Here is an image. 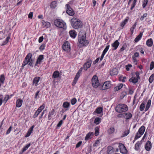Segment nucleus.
Returning a JSON list of instances; mask_svg holds the SVG:
<instances>
[{
  "instance_id": "9b49d317",
  "label": "nucleus",
  "mask_w": 154,
  "mask_h": 154,
  "mask_svg": "<svg viewBox=\"0 0 154 154\" xmlns=\"http://www.w3.org/2000/svg\"><path fill=\"white\" fill-rule=\"evenodd\" d=\"M66 7L67 8L66 13L70 16H72L74 14V12L72 9L70 7L68 4H66Z\"/></svg>"
},
{
  "instance_id": "a19ab883",
  "label": "nucleus",
  "mask_w": 154,
  "mask_h": 154,
  "mask_svg": "<svg viewBox=\"0 0 154 154\" xmlns=\"http://www.w3.org/2000/svg\"><path fill=\"white\" fill-rule=\"evenodd\" d=\"M149 81L150 83H152L154 81V74L151 75L149 78Z\"/></svg>"
},
{
  "instance_id": "052dcab7",
  "label": "nucleus",
  "mask_w": 154,
  "mask_h": 154,
  "mask_svg": "<svg viewBox=\"0 0 154 154\" xmlns=\"http://www.w3.org/2000/svg\"><path fill=\"white\" fill-rule=\"evenodd\" d=\"M132 66V65L131 64H128V65L126 66V68L127 71H129V67H131Z\"/></svg>"
},
{
  "instance_id": "72a5a7b5",
  "label": "nucleus",
  "mask_w": 154,
  "mask_h": 154,
  "mask_svg": "<svg viewBox=\"0 0 154 154\" xmlns=\"http://www.w3.org/2000/svg\"><path fill=\"white\" fill-rule=\"evenodd\" d=\"M101 121V119L99 117L96 118L94 121V123L96 125H98Z\"/></svg>"
},
{
  "instance_id": "4c0bfd02",
  "label": "nucleus",
  "mask_w": 154,
  "mask_h": 154,
  "mask_svg": "<svg viewBox=\"0 0 154 154\" xmlns=\"http://www.w3.org/2000/svg\"><path fill=\"white\" fill-rule=\"evenodd\" d=\"M50 6L51 8H55L57 6V2L55 1L52 2L51 3Z\"/></svg>"
},
{
  "instance_id": "c756f323",
  "label": "nucleus",
  "mask_w": 154,
  "mask_h": 154,
  "mask_svg": "<svg viewBox=\"0 0 154 154\" xmlns=\"http://www.w3.org/2000/svg\"><path fill=\"white\" fill-rule=\"evenodd\" d=\"M124 116L127 119H129L132 117V115L131 113L128 112L124 114Z\"/></svg>"
},
{
  "instance_id": "c03bdc74",
  "label": "nucleus",
  "mask_w": 154,
  "mask_h": 154,
  "mask_svg": "<svg viewBox=\"0 0 154 154\" xmlns=\"http://www.w3.org/2000/svg\"><path fill=\"white\" fill-rule=\"evenodd\" d=\"M30 143H29L26 145V146H25L22 149V152L21 153H23L26 150L28 149V148L30 146Z\"/></svg>"
},
{
  "instance_id": "37998d69",
  "label": "nucleus",
  "mask_w": 154,
  "mask_h": 154,
  "mask_svg": "<svg viewBox=\"0 0 154 154\" xmlns=\"http://www.w3.org/2000/svg\"><path fill=\"white\" fill-rule=\"evenodd\" d=\"M5 80V77L4 75H2L0 76V82L2 84H4Z\"/></svg>"
},
{
  "instance_id": "13d9d810",
  "label": "nucleus",
  "mask_w": 154,
  "mask_h": 154,
  "mask_svg": "<svg viewBox=\"0 0 154 154\" xmlns=\"http://www.w3.org/2000/svg\"><path fill=\"white\" fill-rule=\"evenodd\" d=\"M11 129H12V126H11L7 130L6 133V134H9V133H10L11 130Z\"/></svg>"
},
{
  "instance_id": "79ce46f5",
  "label": "nucleus",
  "mask_w": 154,
  "mask_h": 154,
  "mask_svg": "<svg viewBox=\"0 0 154 154\" xmlns=\"http://www.w3.org/2000/svg\"><path fill=\"white\" fill-rule=\"evenodd\" d=\"M9 39H10V37H8L6 38L5 39V41H4L2 42V44L1 45L3 46V45H6L8 43V41H9Z\"/></svg>"
},
{
  "instance_id": "338daca9",
  "label": "nucleus",
  "mask_w": 154,
  "mask_h": 154,
  "mask_svg": "<svg viewBox=\"0 0 154 154\" xmlns=\"http://www.w3.org/2000/svg\"><path fill=\"white\" fill-rule=\"evenodd\" d=\"M45 45H42L39 48V49L40 50H43L45 48Z\"/></svg>"
},
{
  "instance_id": "e2e57ef3",
  "label": "nucleus",
  "mask_w": 154,
  "mask_h": 154,
  "mask_svg": "<svg viewBox=\"0 0 154 154\" xmlns=\"http://www.w3.org/2000/svg\"><path fill=\"white\" fill-rule=\"evenodd\" d=\"M132 58L133 59V62H134V63L135 64L137 65V61L136 58V57H132Z\"/></svg>"
},
{
  "instance_id": "7c9ffc66",
  "label": "nucleus",
  "mask_w": 154,
  "mask_h": 154,
  "mask_svg": "<svg viewBox=\"0 0 154 154\" xmlns=\"http://www.w3.org/2000/svg\"><path fill=\"white\" fill-rule=\"evenodd\" d=\"M63 106L64 108L68 109L70 106V103L68 102H64L63 104Z\"/></svg>"
},
{
  "instance_id": "4d7b16f0",
  "label": "nucleus",
  "mask_w": 154,
  "mask_h": 154,
  "mask_svg": "<svg viewBox=\"0 0 154 154\" xmlns=\"http://www.w3.org/2000/svg\"><path fill=\"white\" fill-rule=\"evenodd\" d=\"M82 141H79L76 145V147L78 148L82 144Z\"/></svg>"
},
{
  "instance_id": "a878e982",
  "label": "nucleus",
  "mask_w": 154,
  "mask_h": 154,
  "mask_svg": "<svg viewBox=\"0 0 154 154\" xmlns=\"http://www.w3.org/2000/svg\"><path fill=\"white\" fill-rule=\"evenodd\" d=\"M143 35L142 33H140V34L136 37L134 40L135 42H137L139 41Z\"/></svg>"
},
{
  "instance_id": "0e129e2a",
  "label": "nucleus",
  "mask_w": 154,
  "mask_h": 154,
  "mask_svg": "<svg viewBox=\"0 0 154 154\" xmlns=\"http://www.w3.org/2000/svg\"><path fill=\"white\" fill-rule=\"evenodd\" d=\"M33 16V12H30L28 15V17L30 19H32Z\"/></svg>"
},
{
  "instance_id": "f03ea898",
  "label": "nucleus",
  "mask_w": 154,
  "mask_h": 154,
  "mask_svg": "<svg viewBox=\"0 0 154 154\" xmlns=\"http://www.w3.org/2000/svg\"><path fill=\"white\" fill-rule=\"evenodd\" d=\"M86 36L85 33H79V35L78 41L82 45H87L88 42L85 39Z\"/></svg>"
},
{
  "instance_id": "4468645a",
  "label": "nucleus",
  "mask_w": 154,
  "mask_h": 154,
  "mask_svg": "<svg viewBox=\"0 0 154 154\" xmlns=\"http://www.w3.org/2000/svg\"><path fill=\"white\" fill-rule=\"evenodd\" d=\"M119 44V42L118 40H116L112 44V46L113 48V50H116L118 47Z\"/></svg>"
},
{
  "instance_id": "c9c22d12",
  "label": "nucleus",
  "mask_w": 154,
  "mask_h": 154,
  "mask_svg": "<svg viewBox=\"0 0 154 154\" xmlns=\"http://www.w3.org/2000/svg\"><path fill=\"white\" fill-rule=\"evenodd\" d=\"M151 104V100H149L147 103L146 105V107L145 109V111H147L148 110L149 108L150 107Z\"/></svg>"
},
{
  "instance_id": "473e14b6",
  "label": "nucleus",
  "mask_w": 154,
  "mask_h": 154,
  "mask_svg": "<svg viewBox=\"0 0 154 154\" xmlns=\"http://www.w3.org/2000/svg\"><path fill=\"white\" fill-rule=\"evenodd\" d=\"M146 103V101H144L143 102L141 103V104L140 105V111H143V110L144 109V108H145V104Z\"/></svg>"
},
{
  "instance_id": "680f3d73",
  "label": "nucleus",
  "mask_w": 154,
  "mask_h": 154,
  "mask_svg": "<svg viewBox=\"0 0 154 154\" xmlns=\"http://www.w3.org/2000/svg\"><path fill=\"white\" fill-rule=\"evenodd\" d=\"M139 56V53L138 52H135L134 55L132 56V57H138Z\"/></svg>"
},
{
  "instance_id": "1a4fd4ad",
  "label": "nucleus",
  "mask_w": 154,
  "mask_h": 154,
  "mask_svg": "<svg viewBox=\"0 0 154 154\" xmlns=\"http://www.w3.org/2000/svg\"><path fill=\"white\" fill-rule=\"evenodd\" d=\"M91 63V60L89 59L84 65L83 69L85 71H86L88 68L90 67Z\"/></svg>"
},
{
  "instance_id": "f8f14e48",
  "label": "nucleus",
  "mask_w": 154,
  "mask_h": 154,
  "mask_svg": "<svg viewBox=\"0 0 154 154\" xmlns=\"http://www.w3.org/2000/svg\"><path fill=\"white\" fill-rule=\"evenodd\" d=\"M119 147L120 148V152L123 154H125L127 152V151L123 144H119Z\"/></svg>"
},
{
  "instance_id": "20e7f679",
  "label": "nucleus",
  "mask_w": 154,
  "mask_h": 154,
  "mask_svg": "<svg viewBox=\"0 0 154 154\" xmlns=\"http://www.w3.org/2000/svg\"><path fill=\"white\" fill-rule=\"evenodd\" d=\"M115 109L117 112L122 113L127 111L128 110V107L125 104H120L116 106Z\"/></svg>"
},
{
  "instance_id": "39448f33",
  "label": "nucleus",
  "mask_w": 154,
  "mask_h": 154,
  "mask_svg": "<svg viewBox=\"0 0 154 154\" xmlns=\"http://www.w3.org/2000/svg\"><path fill=\"white\" fill-rule=\"evenodd\" d=\"M54 24L55 26L58 27L65 29L66 28V23L63 20H56L54 21Z\"/></svg>"
},
{
  "instance_id": "6e6d98bb",
  "label": "nucleus",
  "mask_w": 154,
  "mask_h": 154,
  "mask_svg": "<svg viewBox=\"0 0 154 154\" xmlns=\"http://www.w3.org/2000/svg\"><path fill=\"white\" fill-rule=\"evenodd\" d=\"M147 15V14L146 13L144 14L143 16L140 17V20L141 21L143 20L144 18L146 17Z\"/></svg>"
},
{
  "instance_id": "bb28decb",
  "label": "nucleus",
  "mask_w": 154,
  "mask_h": 154,
  "mask_svg": "<svg viewBox=\"0 0 154 154\" xmlns=\"http://www.w3.org/2000/svg\"><path fill=\"white\" fill-rule=\"evenodd\" d=\"M94 135V133L92 132H90L85 137V140H88L89 139L91 138V136Z\"/></svg>"
},
{
  "instance_id": "de8ad7c7",
  "label": "nucleus",
  "mask_w": 154,
  "mask_h": 154,
  "mask_svg": "<svg viewBox=\"0 0 154 154\" xmlns=\"http://www.w3.org/2000/svg\"><path fill=\"white\" fill-rule=\"evenodd\" d=\"M107 52V51H105L104 50H103V52L101 56L100 57V61H101L102 60V59H103V58L104 57V55H105V54H106V53Z\"/></svg>"
},
{
  "instance_id": "864d4df0",
  "label": "nucleus",
  "mask_w": 154,
  "mask_h": 154,
  "mask_svg": "<svg viewBox=\"0 0 154 154\" xmlns=\"http://www.w3.org/2000/svg\"><path fill=\"white\" fill-rule=\"evenodd\" d=\"M9 96L8 95H7L5 96V97L4 98V102H5V103L9 99Z\"/></svg>"
},
{
  "instance_id": "09e8293b",
  "label": "nucleus",
  "mask_w": 154,
  "mask_h": 154,
  "mask_svg": "<svg viewBox=\"0 0 154 154\" xmlns=\"http://www.w3.org/2000/svg\"><path fill=\"white\" fill-rule=\"evenodd\" d=\"M154 67V61H152L151 62L150 66V68L149 69L150 70H152L153 69Z\"/></svg>"
},
{
  "instance_id": "f257e3e1",
  "label": "nucleus",
  "mask_w": 154,
  "mask_h": 154,
  "mask_svg": "<svg viewBox=\"0 0 154 154\" xmlns=\"http://www.w3.org/2000/svg\"><path fill=\"white\" fill-rule=\"evenodd\" d=\"M71 23L72 27L75 29L79 28L82 26V23L79 19L73 17L71 20Z\"/></svg>"
},
{
  "instance_id": "cd10ccee",
  "label": "nucleus",
  "mask_w": 154,
  "mask_h": 154,
  "mask_svg": "<svg viewBox=\"0 0 154 154\" xmlns=\"http://www.w3.org/2000/svg\"><path fill=\"white\" fill-rule=\"evenodd\" d=\"M138 81V79L134 77H132L129 79V81L130 82H132L133 83H135L137 82Z\"/></svg>"
},
{
  "instance_id": "49530a36",
  "label": "nucleus",
  "mask_w": 154,
  "mask_h": 154,
  "mask_svg": "<svg viewBox=\"0 0 154 154\" xmlns=\"http://www.w3.org/2000/svg\"><path fill=\"white\" fill-rule=\"evenodd\" d=\"M137 25V23H135V24L132 26L130 30L132 34L133 33V32L134 29L135 28Z\"/></svg>"
},
{
  "instance_id": "6e6552de",
  "label": "nucleus",
  "mask_w": 154,
  "mask_h": 154,
  "mask_svg": "<svg viewBox=\"0 0 154 154\" xmlns=\"http://www.w3.org/2000/svg\"><path fill=\"white\" fill-rule=\"evenodd\" d=\"M111 84H110L109 81H106L103 84L101 89L104 90L105 89H108L111 88Z\"/></svg>"
},
{
  "instance_id": "412c9836",
  "label": "nucleus",
  "mask_w": 154,
  "mask_h": 154,
  "mask_svg": "<svg viewBox=\"0 0 154 154\" xmlns=\"http://www.w3.org/2000/svg\"><path fill=\"white\" fill-rule=\"evenodd\" d=\"M153 41L152 38H149L148 39L146 42V45L149 47H151L153 45Z\"/></svg>"
},
{
  "instance_id": "393cba45",
  "label": "nucleus",
  "mask_w": 154,
  "mask_h": 154,
  "mask_svg": "<svg viewBox=\"0 0 154 154\" xmlns=\"http://www.w3.org/2000/svg\"><path fill=\"white\" fill-rule=\"evenodd\" d=\"M145 129V127L143 126H142L139 129L138 132L142 135L144 132Z\"/></svg>"
},
{
  "instance_id": "ddd939ff",
  "label": "nucleus",
  "mask_w": 154,
  "mask_h": 154,
  "mask_svg": "<svg viewBox=\"0 0 154 154\" xmlns=\"http://www.w3.org/2000/svg\"><path fill=\"white\" fill-rule=\"evenodd\" d=\"M151 148V142L149 141H147L145 145V149L146 150L149 151Z\"/></svg>"
},
{
  "instance_id": "e433bc0d",
  "label": "nucleus",
  "mask_w": 154,
  "mask_h": 154,
  "mask_svg": "<svg viewBox=\"0 0 154 154\" xmlns=\"http://www.w3.org/2000/svg\"><path fill=\"white\" fill-rule=\"evenodd\" d=\"M141 144V141H138L135 145V149L136 150L139 149L140 146Z\"/></svg>"
},
{
  "instance_id": "f3484780",
  "label": "nucleus",
  "mask_w": 154,
  "mask_h": 154,
  "mask_svg": "<svg viewBox=\"0 0 154 154\" xmlns=\"http://www.w3.org/2000/svg\"><path fill=\"white\" fill-rule=\"evenodd\" d=\"M80 74L78 73H77L74 79L73 80L72 85L73 86H74L76 83L79 77L80 76Z\"/></svg>"
},
{
  "instance_id": "774afa93",
  "label": "nucleus",
  "mask_w": 154,
  "mask_h": 154,
  "mask_svg": "<svg viewBox=\"0 0 154 154\" xmlns=\"http://www.w3.org/2000/svg\"><path fill=\"white\" fill-rule=\"evenodd\" d=\"M127 95V93L126 92H123L121 94V97L123 98L125 96H126Z\"/></svg>"
},
{
  "instance_id": "0eeeda50",
  "label": "nucleus",
  "mask_w": 154,
  "mask_h": 154,
  "mask_svg": "<svg viewBox=\"0 0 154 154\" xmlns=\"http://www.w3.org/2000/svg\"><path fill=\"white\" fill-rule=\"evenodd\" d=\"M63 49L67 52H69L70 51V46L68 41L65 42L62 46Z\"/></svg>"
},
{
  "instance_id": "ea45409f",
  "label": "nucleus",
  "mask_w": 154,
  "mask_h": 154,
  "mask_svg": "<svg viewBox=\"0 0 154 154\" xmlns=\"http://www.w3.org/2000/svg\"><path fill=\"white\" fill-rule=\"evenodd\" d=\"M128 19H127L123 21H122L120 25L121 26L123 27L125 24L127 23L128 21Z\"/></svg>"
},
{
  "instance_id": "5701e85b",
  "label": "nucleus",
  "mask_w": 154,
  "mask_h": 154,
  "mask_svg": "<svg viewBox=\"0 0 154 154\" xmlns=\"http://www.w3.org/2000/svg\"><path fill=\"white\" fill-rule=\"evenodd\" d=\"M34 127V125H32L29 129V130H28V132H27V133L26 134V135L25 136V137H29L30 134H31V133H32V131H33V128Z\"/></svg>"
},
{
  "instance_id": "9d476101",
  "label": "nucleus",
  "mask_w": 154,
  "mask_h": 154,
  "mask_svg": "<svg viewBox=\"0 0 154 154\" xmlns=\"http://www.w3.org/2000/svg\"><path fill=\"white\" fill-rule=\"evenodd\" d=\"M45 107V105L44 104H43L41 106L37 109L36 111L35 112V114L33 116V117L34 118L36 117L41 112L42 110Z\"/></svg>"
},
{
  "instance_id": "6ab92c4d",
  "label": "nucleus",
  "mask_w": 154,
  "mask_h": 154,
  "mask_svg": "<svg viewBox=\"0 0 154 154\" xmlns=\"http://www.w3.org/2000/svg\"><path fill=\"white\" fill-rule=\"evenodd\" d=\"M23 100L20 99H18L16 101V106L17 107H20L22 104Z\"/></svg>"
},
{
  "instance_id": "a18cd8bd",
  "label": "nucleus",
  "mask_w": 154,
  "mask_h": 154,
  "mask_svg": "<svg viewBox=\"0 0 154 154\" xmlns=\"http://www.w3.org/2000/svg\"><path fill=\"white\" fill-rule=\"evenodd\" d=\"M141 135H142L141 134L138 132L135 136L134 139L135 140H136L137 139L140 137Z\"/></svg>"
},
{
  "instance_id": "5fc2aeb1",
  "label": "nucleus",
  "mask_w": 154,
  "mask_h": 154,
  "mask_svg": "<svg viewBox=\"0 0 154 154\" xmlns=\"http://www.w3.org/2000/svg\"><path fill=\"white\" fill-rule=\"evenodd\" d=\"M148 2V0H144L143 4V8H145Z\"/></svg>"
},
{
  "instance_id": "dca6fc26",
  "label": "nucleus",
  "mask_w": 154,
  "mask_h": 154,
  "mask_svg": "<svg viewBox=\"0 0 154 154\" xmlns=\"http://www.w3.org/2000/svg\"><path fill=\"white\" fill-rule=\"evenodd\" d=\"M40 79V77H35L33 80V84L35 86L38 85V82H39Z\"/></svg>"
},
{
  "instance_id": "423d86ee",
  "label": "nucleus",
  "mask_w": 154,
  "mask_h": 154,
  "mask_svg": "<svg viewBox=\"0 0 154 154\" xmlns=\"http://www.w3.org/2000/svg\"><path fill=\"white\" fill-rule=\"evenodd\" d=\"M91 83L93 86L94 88H97L100 85L99 81L96 75H95L93 77L91 80Z\"/></svg>"
},
{
  "instance_id": "bf43d9fd",
  "label": "nucleus",
  "mask_w": 154,
  "mask_h": 154,
  "mask_svg": "<svg viewBox=\"0 0 154 154\" xmlns=\"http://www.w3.org/2000/svg\"><path fill=\"white\" fill-rule=\"evenodd\" d=\"M126 79V77L125 76H124L123 77H120L119 78V79L120 81H122L123 82H125V79Z\"/></svg>"
},
{
  "instance_id": "69168bd1",
  "label": "nucleus",
  "mask_w": 154,
  "mask_h": 154,
  "mask_svg": "<svg viewBox=\"0 0 154 154\" xmlns=\"http://www.w3.org/2000/svg\"><path fill=\"white\" fill-rule=\"evenodd\" d=\"M43 36L40 37L38 39V42L39 43L42 42L43 40Z\"/></svg>"
},
{
  "instance_id": "3c124183",
  "label": "nucleus",
  "mask_w": 154,
  "mask_h": 154,
  "mask_svg": "<svg viewBox=\"0 0 154 154\" xmlns=\"http://www.w3.org/2000/svg\"><path fill=\"white\" fill-rule=\"evenodd\" d=\"M137 0H134L133 2V4L131 6V9L132 10L133 8L136 5V3L137 2Z\"/></svg>"
},
{
  "instance_id": "4be33fe9",
  "label": "nucleus",
  "mask_w": 154,
  "mask_h": 154,
  "mask_svg": "<svg viewBox=\"0 0 154 154\" xmlns=\"http://www.w3.org/2000/svg\"><path fill=\"white\" fill-rule=\"evenodd\" d=\"M115 129L114 127H112L109 128L107 130V132L109 134H113L115 131Z\"/></svg>"
},
{
  "instance_id": "f704fd0d",
  "label": "nucleus",
  "mask_w": 154,
  "mask_h": 154,
  "mask_svg": "<svg viewBox=\"0 0 154 154\" xmlns=\"http://www.w3.org/2000/svg\"><path fill=\"white\" fill-rule=\"evenodd\" d=\"M103 111V108L99 107H97L95 110V112L97 114H100Z\"/></svg>"
},
{
  "instance_id": "aec40b11",
  "label": "nucleus",
  "mask_w": 154,
  "mask_h": 154,
  "mask_svg": "<svg viewBox=\"0 0 154 154\" xmlns=\"http://www.w3.org/2000/svg\"><path fill=\"white\" fill-rule=\"evenodd\" d=\"M43 58L44 56L43 55H39L37 60L35 66H37L38 63L40 64L42 62V60L43 59Z\"/></svg>"
},
{
  "instance_id": "c85d7f7f",
  "label": "nucleus",
  "mask_w": 154,
  "mask_h": 154,
  "mask_svg": "<svg viewBox=\"0 0 154 154\" xmlns=\"http://www.w3.org/2000/svg\"><path fill=\"white\" fill-rule=\"evenodd\" d=\"M130 133V131L129 129L125 130L122 134L121 137H123L127 136Z\"/></svg>"
},
{
  "instance_id": "2eb2a0df",
  "label": "nucleus",
  "mask_w": 154,
  "mask_h": 154,
  "mask_svg": "<svg viewBox=\"0 0 154 154\" xmlns=\"http://www.w3.org/2000/svg\"><path fill=\"white\" fill-rule=\"evenodd\" d=\"M42 25L44 27L48 28L51 25L50 23L48 22H45L44 20L42 21Z\"/></svg>"
},
{
  "instance_id": "2f4dec72",
  "label": "nucleus",
  "mask_w": 154,
  "mask_h": 154,
  "mask_svg": "<svg viewBox=\"0 0 154 154\" xmlns=\"http://www.w3.org/2000/svg\"><path fill=\"white\" fill-rule=\"evenodd\" d=\"M59 76V73L58 71H55L54 72L52 77L54 78H58Z\"/></svg>"
},
{
  "instance_id": "603ef678",
  "label": "nucleus",
  "mask_w": 154,
  "mask_h": 154,
  "mask_svg": "<svg viewBox=\"0 0 154 154\" xmlns=\"http://www.w3.org/2000/svg\"><path fill=\"white\" fill-rule=\"evenodd\" d=\"M76 99L75 98H74L72 99L71 100V104L72 105L75 104L76 102Z\"/></svg>"
},
{
  "instance_id": "b1692460",
  "label": "nucleus",
  "mask_w": 154,
  "mask_h": 154,
  "mask_svg": "<svg viewBox=\"0 0 154 154\" xmlns=\"http://www.w3.org/2000/svg\"><path fill=\"white\" fill-rule=\"evenodd\" d=\"M118 74V70L116 68H113L110 71V74L111 75H117Z\"/></svg>"
},
{
  "instance_id": "58836bf2",
  "label": "nucleus",
  "mask_w": 154,
  "mask_h": 154,
  "mask_svg": "<svg viewBox=\"0 0 154 154\" xmlns=\"http://www.w3.org/2000/svg\"><path fill=\"white\" fill-rule=\"evenodd\" d=\"M54 113L55 110L54 109H52L51 111L49 112L48 118L49 120L51 119V117L54 115Z\"/></svg>"
},
{
  "instance_id": "7ed1b4c3",
  "label": "nucleus",
  "mask_w": 154,
  "mask_h": 154,
  "mask_svg": "<svg viewBox=\"0 0 154 154\" xmlns=\"http://www.w3.org/2000/svg\"><path fill=\"white\" fill-rule=\"evenodd\" d=\"M32 54L31 53H29L26 56L25 58V60L23 61L22 66L24 67L27 64L30 66L32 65L33 64V61L31 59L32 57Z\"/></svg>"
},
{
  "instance_id": "8fccbe9b",
  "label": "nucleus",
  "mask_w": 154,
  "mask_h": 154,
  "mask_svg": "<svg viewBox=\"0 0 154 154\" xmlns=\"http://www.w3.org/2000/svg\"><path fill=\"white\" fill-rule=\"evenodd\" d=\"M99 128L98 127H96L95 128V136H97L99 134Z\"/></svg>"
},
{
  "instance_id": "a211bd4d",
  "label": "nucleus",
  "mask_w": 154,
  "mask_h": 154,
  "mask_svg": "<svg viewBox=\"0 0 154 154\" xmlns=\"http://www.w3.org/2000/svg\"><path fill=\"white\" fill-rule=\"evenodd\" d=\"M69 33L70 36L72 38H75L76 36V33L75 31L74 30H71L69 32Z\"/></svg>"
}]
</instances>
